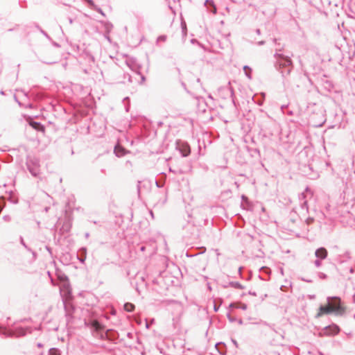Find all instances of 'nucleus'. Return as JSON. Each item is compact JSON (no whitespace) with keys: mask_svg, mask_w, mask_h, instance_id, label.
<instances>
[{"mask_svg":"<svg viewBox=\"0 0 355 355\" xmlns=\"http://www.w3.org/2000/svg\"><path fill=\"white\" fill-rule=\"evenodd\" d=\"M277 45L276 53L274 55L275 58V67L282 73L283 77H286L293 69V61L289 56L279 53L282 51V48L279 46V44H277Z\"/></svg>","mask_w":355,"mask_h":355,"instance_id":"f257e3e1","label":"nucleus"},{"mask_svg":"<svg viewBox=\"0 0 355 355\" xmlns=\"http://www.w3.org/2000/svg\"><path fill=\"white\" fill-rule=\"evenodd\" d=\"M26 164L33 176L37 177L39 175L40 165L38 158L33 156H27Z\"/></svg>","mask_w":355,"mask_h":355,"instance_id":"f03ea898","label":"nucleus"},{"mask_svg":"<svg viewBox=\"0 0 355 355\" xmlns=\"http://www.w3.org/2000/svg\"><path fill=\"white\" fill-rule=\"evenodd\" d=\"M331 299H334L337 300L338 302V304L336 305L334 307H330L329 306H320L319 310L322 311V313H323L324 314H330L332 313H336L337 315H341L344 312V309L340 304V299L337 297L327 298L329 302Z\"/></svg>","mask_w":355,"mask_h":355,"instance_id":"7ed1b4c3","label":"nucleus"},{"mask_svg":"<svg viewBox=\"0 0 355 355\" xmlns=\"http://www.w3.org/2000/svg\"><path fill=\"white\" fill-rule=\"evenodd\" d=\"M340 327L336 324H332L323 328L320 331V336H330L338 334L340 332Z\"/></svg>","mask_w":355,"mask_h":355,"instance_id":"20e7f679","label":"nucleus"},{"mask_svg":"<svg viewBox=\"0 0 355 355\" xmlns=\"http://www.w3.org/2000/svg\"><path fill=\"white\" fill-rule=\"evenodd\" d=\"M177 148L179 149L182 157H187L191 153L190 146L187 143H178Z\"/></svg>","mask_w":355,"mask_h":355,"instance_id":"39448f33","label":"nucleus"},{"mask_svg":"<svg viewBox=\"0 0 355 355\" xmlns=\"http://www.w3.org/2000/svg\"><path fill=\"white\" fill-rule=\"evenodd\" d=\"M31 331H32V330H31V327L24 328L21 327H16L13 330V335L15 336L16 337H21V336H24L27 334V332L31 333Z\"/></svg>","mask_w":355,"mask_h":355,"instance_id":"423d86ee","label":"nucleus"},{"mask_svg":"<svg viewBox=\"0 0 355 355\" xmlns=\"http://www.w3.org/2000/svg\"><path fill=\"white\" fill-rule=\"evenodd\" d=\"M328 255V252L325 248H318L315 252V256L319 259H325Z\"/></svg>","mask_w":355,"mask_h":355,"instance_id":"0eeeda50","label":"nucleus"},{"mask_svg":"<svg viewBox=\"0 0 355 355\" xmlns=\"http://www.w3.org/2000/svg\"><path fill=\"white\" fill-rule=\"evenodd\" d=\"M86 255H87V249L86 248H81L78 251L77 254L78 259L82 263H85V261L86 259Z\"/></svg>","mask_w":355,"mask_h":355,"instance_id":"6e6552de","label":"nucleus"},{"mask_svg":"<svg viewBox=\"0 0 355 355\" xmlns=\"http://www.w3.org/2000/svg\"><path fill=\"white\" fill-rule=\"evenodd\" d=\"M308 193L310 195V197L313 196V192H312V191L311 190V189L309 187H307L305 189L304 191H303L302 193H300L299 195V200H300V202H302L304 200H306V194H308Z\"/></svg>","mask_w":355,"mask_h":355,"instance_id":"1a4fd4ad","label":"nucleus"},{"mask_svg":"<svg viewBox=\"0 0 355 355\" xmlns=\"http://www.w3.org/2000/svg\"><path fill=\"white\" fill-rule=\"evenodd\" d=\"M114 152L117 157H122L125 155L126 150L124 148L121 146H116L114 147Z\"/></svg>","mask_w":355,"mask_h":355,"instance_id":"9d476101","label":"nucleus"},{"mask_svg":"<svg viewBox=\"0 0 355 355\" xmlns=\"http://www.w3.org/2000/svg\"><path fill=\"white\" fill-rule=\"evenodd\" d=\"M205 6L207 7V8L210 10V12L213 13L216 12V8L214 4V2L210 0H206L205 3Z\"/></svg>","mask_w":355,"mask_h":355,"instance_id":"9b49d317","label":"nucleus"},{"mask_svg":"<svg viewBox=\"0 0 355 355\" xmlns=\"http://www.w3.org/2000/svg\"><path fill=\"white\" fill-rule=\"evenodd\" d=\"M30 125L35 130H44V126L39 122L37 121H31L30 123Z\"/></svg>","mask_w":355,"mask_h":355,"instance_id":"f8f14e48","label":"nucleus"},{"mask_svg":"<svg viewBox=\"0 0 355 355\" xmlns=\"http://www.w3.org/2000/svg\"><path fill=\"white\" fill-rule=\"evenodd\" d=\"M123 308L127 312H132L135 310V306L130 302H126L124 304Z\"/></svg>","mask_w":355,"mask_h":355,"instance_id":"ddd939ff","label":"nucleus"},{"mask_svg":"<svg viewBox=\"0 0 355 355\" xmlns=\"http://www.w3.org/2000/svg\"><path fill=\"white\" fill-rule=\"evenodd\" d=\"M230 286L233 288H238V289H243L244 288V286L238 282H230Z\"/></svg>","mask_w":355,"mask_h":355,"instance_id":"4468645a","label":"nucleus"},{"mask_svg":"<svg viewBox=\"0 0 355 355\" xmlns=\"http://www.w3.org/2000/svg\"><path fill=\"white\" fill-rule=\"evenodd\" d=\"M243 70L245 71L246 76L250 79L251 78V71H252L251 68L247 65H245L243 67Z\"/></svg>","mask_w":355,"mask_h":355,"instance_id":"2eb2a0df","label":"nucleus"},{"mask_svg":"<svg viewBox=\"0 0 355 355\" xmlns=\"http://www.w3.org/2000/svg\"><path fill=\"white\" fill-rule=\"evenodd\" d=\"M300 202V207L302 209H305L306 212L308 213L309 212V207H308V203H307V200H304L302 202Z\"/></svg>","mask_w":355,"mask_h":355,"instance_id":"dca6fc26","label":"nucleus"},{"mask_svg":"<svg viewBox=\"0 0 355 355\" xmlns=\"http://www.w3.org/2000/svg\"><path fill=\"white\" fill-rule=\"evenodd\" d=\"M106 336L107 337H108L110 339H114L115 338V332L112 330V329H108L107 331H106Z\"/></svg>","mask_w":355,"mask_h":355,"instance_id":"f3484780","label":"nucleus"},{"mask_svg":"<svg viewBox=\"0 0 355 355\" xmlns=\"http://www.w3.org/2000/svg\"><path fill=\"white\" fill-rule=\"evenodd\" d=\"M49 355H60V354L58 349L51 348L49 352Z\"/></svg>","mask_w":355,"mask_h":355,"instance_id":"a211bd4d","label":"nucleus"},{"mask_svg":"<svg viewBox=\"0 0 355 355\" xmlns=\"http://www.w3.org/2000/svg\"><path fill=\"white\" fill-rule=\"evenodd\" d=\"M238 304L236 305V309H241L242 310H246L247 309V304L242 303L241 302H237Z\"/></svg>","mask_w":355,"mask_h":355,"instance_id":"6ab92c4d","label":"nucleus"},{"mask_svg":"<svg viewBox=\"0 0 355 355\" xmlns=\"http://www.w3.org/2000/svg\"><path fill=\"white\" fill-rule=\"evenodd\" d=\"M169 171L175 174H182V173H186V171H184L182 169L175 170L171 168H169Z\"/></svg>","mask_w":355,"mask_h":355,"instance_id":"aec40b11","label":"nucleus"},{"mask_svg":"<svg viewBox=\"0 0 355 355\" xmlns=\"http://www.w3.org/2000/svg\"><path fill=\"white\" fill-rule=\"evenodd\" d=\"M155 184L158 188H162L164 185V180H156Z\"/></svg>","mask_w":355,"mask_h":355,"instance_id":"412c9836","label":"nucleus"},{"mask_svg":"<svg viewBox=\"0 0 355 355\" xmlns=\"http://www.w3.org/2000/svg\"><path fill=\"white\" fill-rule=\"evenodd\" d=\"M19 240H20V243L28 251L31 252V249L30 248H28L26 244L25 243L24 241V239L22 236H20L19 238Z\"/></svg>","mask_w":355,"mask_h":355,"instance_id":"4be33fe9","label":"nucleus"},{"mask_svg":"<svg viewBox=\"0 0 355 355\" xmlns=\"http://www.w3.org/2000/svg\"><path fill=\"white\" fill-rule=\"evenodd\" d=\"M105 30L107 33L110 32L112 28V24L110 22H107L105 24Z\"/></svg>","mask_w":355,"mask_h":355,"instance_id":"5701e85b","label":"nucleus"},{"mask_svg":"<svg viewBox=\"0 0 355 355\" xmlns=\"http://www.w3.org/2000/svg\"><path fill=\"white\" fill-rule=\"evenodd\" d=\"M5 206V200L3 198H0V213L3 210Z\"/></svg>","mask_w":355,"mask_h":355,"instance_id":"b1692460","label":"nucleus"},{"mask_svg":"<svg viewBox=\"0 0 355 355\" xmlns=\"http://www.w3.org/2000/svg\"><path fill=\"white\" fill-rule=\"evenodd\" d=\"M166 40V36L163 35H160L157 37V42H165Z\"/></svg>","mask_w":355,"mask_h":355,"instance_id":"393cba45","label":"nucleus"},{"mask_svg":"<svg viewBox=\"0 0 355 355\" xmlns=\"http://www.w3.org/2000/svg\"><path fill=\"white\" fill-rule=\"evenodd\" d=\"M305 222L307 225H310L311 224H312L314 222V218L312 217H309L306 218Z\"/></svg>","mask_w":355,"mask_h":355,"instance_id":"a878e982","label":"nucleus"},{"mask_svg":"<svg viewBox=\"0 0 355 355\" xmlns=\"http://www.w3.org/2000/svg\"><path fill=\"white\" fill-rule=\"evenodd\" d=\"M322 259H316L315 261H314V264L315 266L317 267V268H319L322 265V261H321Z\"/></svg>","mask_w":355,"mask_h":355,"instance_id":"bb28decb","label":"nucleus"},{"mask_svg":"<svg viewBox=\"0 0 355 355\" xmlns=\"http://www.w3.org/2000/svg\"><path fill=\"white\" fill-rule=\"evenodd\" d=\"M265 94H262V98L261 99H258L256 102L259 105H261L263 103V98H264Z\"/></svg>","mask_w":355,"mask_h":355,"instance_id":"cd10ccee","label":"nucleus"},{"mask_svg":"<svg viewBox=\"0 0 355 355\" xmlns=\"http://www.w3.org/2000/svg\"><path fill=\"white\" fill-rule=\"evenodd\" d=\"M318 277L321 279H325L327 277V275L323 272H318Z\"/></svg>","mask_w":355,"mask_h":355,"instance_id":"c85d7f7f","label":"nucleus"},{"mask_svg":"<svg viewBox=\"0 0 355 355\" xmlns=\"http://www.w3.org/2000/svg\"><path fill=\"white\" fill-rule=\"evenodd\" d=\"M3 220L6 222H10L11 220V216L9 215H5L3 216Z\"/></svg>","mask_w":355,"mask_h":355,"instance_id":"c756f323","label":"nucleus"},{"mask_svg":"<svg viewBox=\"0 0 355 355\" xmlns=\"http://www.w3.org/2000/svg\"><path fill=\"white\" fill-rule=\"evenodd\" d=\"M182 32L184 34H186L187 32V27L185 23H182Z\"/></svg>","mask_w":355,"mask_h":355,"instance_id":"7c9ffc66","label":"nucleus"},{"mask_svg":"<svg viewBox=\"0 0 355 355\" xmlns=\"http://www.w3.org/2000/svg\"><path fill=\"white\" fill-rule=\"evenodd\" d=\"M241 198L243 202H245L248 204L249 203L248 198L245 196L243 195Z\"/></svg>","mask_w":355,"mask_h":355,"instance_id":"2f4dec72","label":"nucleus"},{"mask_svg":"<svg viewBox=\"0 0 355 355\" xmlns=\"http://www.w3.org/2000/svg\"><path fill=\"white\" fill-rule=\"evenodd\" d=\"M227 318L230 322H234L236 320L235 318L231 317L230 314L227 315Z\"/></svg>","mask_w":355,"mask_h":355,"instance_id":"473e14b6","label":"nucleus"},{"mask_svg":"<svg viewBox=\"0 0 355 355\" xmlns=\"http://www.w3.org/2000/svg\"><path fill=\"white\" fill-rule=\"evenodd\" d=\"M293 214H295V211L294 210H293V211L291 212L290 217H291V220L293 222H295L294 217H293Z\"/></svg>","mask_w":355,"mask_h":355,"instance_id":"72a5a7b5","label":"nucleus"},{"mask_svg":"<svg viewBox=\"0 0 355 355\" xmlns=\"http://www.w3.org/2000/svg\"><path fill=\"white\" fill-rule=\"evenodd\" d=\"M238 304V302H232L230 304V308H236V305Z\"/></svg>","mask_w":355,"mask_h":355,"instance_id":"f704fd0d","label":"nucleus"},{"mask_svg":"<svg viewBox=\"0 0 355 355\" xmlns=\"http://www.w3.org/2000/svg\"><path fill=\"white\" fill-rule=\"evenodd\" d=\"M260 270H263V271H266V272L270 270V269L268 267H266V266L261 267Z\"/></svg>","mask_w":355,"mask_h":355,"instance_id":"c9c22d12","label":"nucleus"},{"mask_svg":"<svg viewBox=\"0 0 355 355\" xmlns=\"http://www.w3.org/2000/svg\"><path fill=\"white\" fill-rule=\"evenodd\" d=\"M323 314H324V313H322V311H320L319 310L318 313H317V315H316V318H320V317H321Z\"/></svg>","mask_w":355,"mask_h":355,"instance_id":"e433bc0d","label":"nucleus"},{"mask_svg":"<svg viewBox=\"0 0 355 355\" xmlns=\"http://www.w3.org/2000/svg\"><path fill=\"white\" fill-rule=\"evenodd\" d=\"M323 314H324V313H322V311H320L319 310L318 313H317V315H316V318H320V317H321Z\"/></svg>","mask_w":355,"mask_h":355,"instance_id":"4c0bfd02","label":"nucleus"},{"mask_svg":"<svg viewBox=\"0 0 355 355\" xmlns=\"http://www.w3.org/2000/svg\"><path fill=\"white\" fill-rule=\"evenodd\" d=\"M40 31H41V33H42L44 36H46V37H49L48 34H47L44 31H43L42 29H41V28H40Z\"/></svg>","mask_w":355,"mask_h":355,"instance_id":"58836bf2","label":"nucleus"},{"mask_svg":"<svg viewBox=\"0 0 355 355\" xmlns=\"http://www.w3.org/2000/svg\"><path fill=\"white\" fill-rule=\"evenodd\" d=\"M302 280L304 281V282H308V283L312 282V280L309 279L302 278Z\"/></svg>","mask_w":355,"mask_h":355,"instance_id":"ea45409f","label":"nucleus"},{"mask_svg":"<svg viewBox=\"0 0 355 355\" xmlns=\"http://www.w3.org/2000/svg\"><path fill=\"white\" fill-rule=\"evenodd\" d=\"M248 294L250 295L257 296V293L255 292H252L251 291H250L248 292Z\"/></svg>","mask_w":355,"mask_h":355,"instance_id":"a19ab883","label":"nucleus"},{"mask_svg":"<svg viewBox=\"0 0 355 355\" xmlns=\"http://www.w3.org/2000/svg\"><path fill=\"white\" fill-rule=\"evenodd\" d=\"M219 306H217L216 304L214 305V311L217 312L218 311Z\"/></svg>","mask_w":355,"mask_h":355,"instance_id":"79ce46f5","label":"nucleus"},{"mask_svg":"<svg viewBox=\"0 0 355 355\" xmlns=\"http://www.w3.org/2000/svg\"><path fill=\"white\" fill-rule=\"evenodd\" d=\"M349 272H350L351 274H353V273L354 272V269L353 268H349Z\"/></svg>","mask_w":355,"mask_h":355,"instance_id":"37998d69","label":"nucleus"},{"mask_svg":"<svg viewBox=\"0 0 355 355\" xmlns=\"http://www.w3.org/2000/svg\"><path fill=\"white\" fill-rule=\"evenodd\" d=\"M68 20H69V22L70 24H71L73 23V19L69 17Z\"/></svg>","mask_w":355,"mask_h":355,"instance_id":"c03bdc74","label":"nucleus"},{"mask_svg":"<svg viewBox=\"0 0 355 355\" xmlns=\"http://www.w3.org/2000/svg\"><path fill=\"white\" fill-rule=\"evenodd\" d=\"M264 43H265L264 41H260V42H258V44L259 45H263Z\"/></svg>","mask_w":355,"mask_h":355,"instance_id":"a18cd8bd","label":"nucleus"},{"mask_svg":"<svg viewBox=\"0 0 355 355\" xmlns=\"http://www.w3.org/2000/svg\"><path fill=\"white\" fill-rule=\"evenodd\" d=\"M238 323L239 324H243V320L241 319L238 320Z\"/></svg>","mask_w":355,"mask_h":355,"instance_id":"49530a36","label":"nucleus"},{"mask_svg":"<svg viewBox=\"0 0 355 355\" xmlns=\"http://www.w3.org/2000/svg\"><path fill=\"white\" fill-rule=\"evenodd\" d=\"M85 238L87 239L89 236V234L88 232H87V233H85Z\"/></svg>","mask_w":355,"mask_h":355,"instance_id":"de8ad7c7","label":"nucleus"},{"mask_svg":"<svg viewBox=\"0 0 355 355\" xmlns=\"http://www.w3.org/2000/svg\"><path fill=\"white\" fill-rule=\"evenodd\" d=\"M141 80H142V82L145 81L146 78H145V76H141Z\"/></svg>","mask_w":355,"mask_h":355,"instance_id":"09e8293b","label":"nucleus"},{"mask_svg":"<svg viewBox=\"0 0 355 355\" xmlns=\"http://www.w3.org/2000/svg\"><path fill=\"white\" fill-rule=\"evenodd\" d=\"M42 346H43V345L42 343H37L38 347H42Z\"/></svg>","mask_w":355,"mask_h":355,"instance_id":"8fccbe9b","label":"nucleus"},{"mask_svg":"<svg viewBox=\"0 0 355 355\" xmlns=\"http://www.w3.org/2000/svg\"><path fill=\"white\" fill-rule=\"evenodd\" d=\"M98 12L102 14L103 15H104V13L103 12L102 10L101 9H99L98 10Z\"/></svg>","mask_w":355,"mask_h":355,"instance_id":"3c124183","label":"nucleus"},{"mask_svg":"<svg viewBox=\"0 0 355 355\" xmlns=\"http://www.w3.org/2000/svg\"><path fill=\"white\" fill-rule=\"evenodd\" d=\"M129 101V98H128V97H125V98L123 99V101Z\"/></svg>","mask_w":355,"mask_h":355,"instance_id":"603ef678","label":"nucleus"},{"mask_svg":"<svg viewBox=\"0 0 355 355\" xmlns=\"http://www.w3.org/2000/svg\"><path fill=\"white\" fill-rule=\"evenodd\" d=\"M146 327L147 329L149 328V324L148 323V322H146Z\"/></svg>","mask_w":355,"mask_h":355,"instance_id":"864d4df0","label":"nucleus"},{"mask_svg":"<svg viewBox=\"0 0 355 355\" xmlns=\"http://www.w3.org/2000/svg\"><path fill=\"white\" fill-rule=\"evenodd\" d=\"M241 270H242V267H240V268H239V273H240V274L241 273Z\"/></svg>","mask_w":355,"mask_h":355,"instance_id":"5fc2aeb1","label":"nucleus"},{"mask_svg":"<svg viewBox=\"0 0 355 355\" xmlns=\"http://www.w3.org/2000/svg\"><path fill=\"white\" fill-rule=\"evenodd\" d=\"M150 214L151 216L153 218L154 217L153 212L152 211H150Z\"/></svg>","mask_w":355,"mask_h":355,"instance_id":"6e6d98bb","label":"nucleus"},{"mask_svg":"<svg viewBox=\"0 0 355 355\" xmlns=\"http://www.w3.org/2000/svg\"><path fill=\"white\" fill-rule=\"evenodd\" d=\"M144 250H145V247L144 246L141 247V251H144Z\"/></svg>","mask_w":355,"mask_h":355,"instance_id":"4d7b16f0","label":"nucleus"},{"mask_svg":"<svg viewBox=\"0 0 355 355\" xmlns=\"http://www.w3.org/2000/svg\"><path fill=\"white\" fill-rule=\"evenodd\" d=\"M256 32H257V34H260V30L259 29H257Z\"/></svg>","mask_w":355,"mask_h":355,"instance_id":"13d9d810","label":"nucleus"},{"mask_svg":"<svg viewBox=\"0 0 355 355\" xmlns=\"http://www.w3.org/2000/svg\"><path fill=\"white\" fill-rule=\"evenodd\" d=\"M46 249H47V250H48L49 252H51V248H50L46 247Z\"/></svg>","mask_w":355,"mask_h":355,"instance_id":"bf43d9fd","label":"nucleus"},{"mask_svg":"<svg viewBox=\"0 0 355 355\" xmlns=\"http://www.w3.org/2000/svg\"><path fill=\"white\" fill-rule=\"evenodd\" d=\"M11 202H13V203H15H15H17V200H11Z\"/></svg>","mask_w":355,"mask_h":355,"instance_id":"052dcab7","label":"nucleus"},{"mask_svg":"<svg viewBox=\"0 0 355 355\" xmlns=\"http://www.w3.org/2000/svg\"><path fill=\"white\" fill-rule=\"evenodd\" d=\"M230 92H231V95L232 96L233 95V90L232 88H230Z\"/></svg>","mask_w":355,"mask_h":355,"instance_id":"680f3d73","label":"nucleus"},{"mask_svg":"<svg viewBox=\"0 0 355 355\" xmlns=\"http://www.w3.org/2000/svg\"><path fill=\"white\" fill-rule=\"evenodd\" d=\"M267 297V295H265L264 296H263V297H262V300H264V298H265V297Z\"/></svg>","mask_w":355,"mask_h":355,"instance_id":"e2e57ef3","label":"nucleus"},{"mask_svg":"<svg viewBox=\"0 0 355 355\" xmlns=\"http://www.w3.org/2000/svg\"><path fill=\"white\" fill-rule=\"evenodd\" d=\"M0 93H1V95H4V92L3 91H1Z\"/></svg>","mask_w":355,"mask_h":355,"instance_id":"0e129e2a","label":"nucleus"},{"mask_svg":"<svg viewBox=\"0 0 355 355\" xmlns=\"http://www.w3.org/2000/svg\"><path fill=\"white\" fill-rule=\"evenodd\" d=\"M48 210H49V207H46V208H45V211H48Z\"/></svg>","mask_w":355,"mask_h":355,"instance_id":"69168bd1","label":"nucleus"},{"mask_svg":"<svg viewBox=\"0 0 355 355\" xmlns=\"http://www.w3.org/2000/svg\"><path fill=\"white\" fill-rule=\"evenodd\" d=\"M187 257H193V255H189L188 253L187 254Z\"/></svg>","mask_w":355,"mask_h":355,"instance_id":"338daca9","label":"nucleus"},{"mask_svg":"<svg viewBox=\"0 0 355 355\" xmlns=\"http://www.w3.org/2000/svg\"><path fill=\"white\" fill-rule=\"evenodd\" d=\"M354 302H355V295H354Z\"/></svg>","mask_w":355,"mask_h":355,"instance_id":"774afa93","label":"nucleus"}]
</instances>
